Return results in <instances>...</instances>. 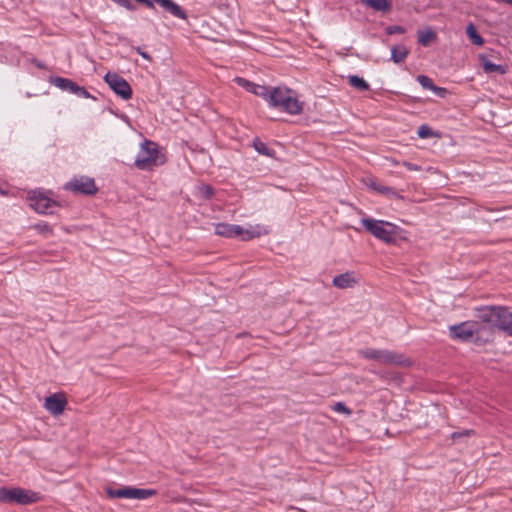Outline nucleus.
<instances>
[{
  "mask_svg": "<svg viewBox=\"0 0 512 512\" xmlns=\"http://www.w3.org/2000/svg\"><path fill=\"white\" fill-rule=\"evenodd\" d=\"M450 336L463 342H471L478 345L491 340V329L480 325L478 321H465L449 328Z\"/></svg>",
  "mask_w": 512,
  "mask_h": 512,
  "instance_id": "f257e3e1",
  "label": "nucleus"
},
{
  "mask_svg": "<svg viewBox=\"0 0 512 512\" xmlns=\"http://www.w3.org/2000/svg\"><path fill=\"white\" fill-rule=\"evenodd\" d=\"M268 104L290 115H298L303 111V103L298 100L296 93L286 87H273Z\"/></svg>",
  "mask_w": 512,
  "mask_h": 512,
  "instance_id": "f03ea898",
  "label": "nucleus"
},
{
  "mask_svg": "<svg viewBox=\"0 0 512 512\" xmlns=\"http://www.w3.org/2000/svg\"><path fill=\"white\" fill-rule=\"evenodd\" d=\"M361 223L375 238L385 243H392L395 241L397 227L394 224L372 218H362Z\"/></svg>",
  "mask_w": 512,
  "mask_h": 512,
  "instance_id": "7ed1b4c3",
  "label": "nucleus"
},
{
  "mask_svg": "<svg viewBox=\"0 0 512 512\" xmlns=\"http://www.w3.org/2000/svg\"><path fill=\"white\" fill-rule=\"evenodd\" d=\"M134 164L140 170H151L153 167L163 164V161H159L158 145L150 140L141 143Z\"/></svg>",
  "mask_w": 512,
  "mask_h": 512,
  "instance_id": "20e7f679",
  "label": "nucleus"
},
{
  "mask_svg": "<svg viewBox=\"0 0 512 512\" xmlns=\"http://www.w3.org/2000/svg\"><path fill=\"white\" fill-rule=\"evenodd\" d=\"M64 189L84 195H94L98 191L94 179L88 176L74 177L64 185Z\"/></svg>",
  "mask_w": 512,
  "mask_h": 512,
  "instance_id": "39448f33",
  "label": "nucleus"
},
{
  "mask_svg": "<svg viewBox=\"0 0 512 512\" xmlns=\"http://www.w3.org/2000/svg\"><path fill=\"white\" fill-rule=\"evenodd\" d=\"M109 87L122 99L128 100L132 96V89L129 83L120 75L108 72L104 77Z\"/></svg>",
  "mask_w": 512,
  "mask_h": 512,
  "instance_id": "423d86ee",
  "label": "nucleus"
},
{
  "mask_svg": "<svg viewBox=\"0 0 512 512\" xmlns=\"http://www.w3.org/2000/svg\"><path fill=\"white\" fill-rule=\"evenodd\" d=\"M28 199L30 206L38 213H52V208L57 206L56 201L48 197L44 192L32 191L29 193Z\"/></svg>",
  "mask_w": 512,
  "mask_h": 512,
  "instance_id": "0eeeda50",
  "label": "nucleus"
},
{
  "mask_svg": "<svg viewBox=\"0 0 512 512\" xmlns=\"http://www.w3.org/2000/svg\"><path fill=\"white\" fill-rule=\"evenodd\" d=\"M67 405V399L63 393H54L46 397L44 408L54 416L63 414Z\"/></svg>",
  "mask_w": 512,
  "mask_h": 512,
  "instance_id": "6e6552de",
  "label": "nucleus"
},
{
  "mask_svg": "<svg viewBox=\"0 0 512 512\" xmlns=\"http://www.w3.org/2000/svg\"><path fill=\"white\" fill-rule=\"evenodd\" d=\"M39 500L40 495L37 492L20 487L12 488L11 503H16L19 505H28L36 503Z\"/></svg>",
  "mask_w": 512,
  "mask_h": 512,
  "instance_id": "1a4fd4ad",
  "label": "nucleus"
},
{
  "mask_svg": "<svg viewBox=\"0 0 512 512\" xmlns=\"http://www.w3.org/2000/svg\"><path fill=\"white\" fill-rule=\"evenodd\" d=\"M499 306H485L476 309V317L479 324L491 329V338L493 337V325L496 321Z\"/></svg>",
  "mask_w": 512,
  "mask_h": 512,
  "instance_id": "9d476101",
  "label": "nucleus"
},
{
  "mask_svg": "<svg viewBox=\"0 0 512 512\" xmlns=\"http://www.w3.org/2000/svg\"><path fill=\"white\" fill-rule=\"evenodd\" d=\"M494 327L512 336V312L508 308L499 306Z\"/></svg>",
  "mask_w": 512,
  "mask_h": 512,
  "instance_id": "9b49d317",
  "label": "nucleus"
},
{
  "mask_svg": "<svg viewBox=\"0 0 512 512\" xmlns=\"http://www.w3.org/2000/svg\"><path fill=\"white\" fill-rule=\"evenodd\" d=\"M359 283V278L354 271H346L345 273L335 276L332 280L333 286L338 289L353 288Z\"/></svg>",
  "mask_w": 512,
  "mask_h": 512,
  "instance_id": "f8f14e48",
  "label": "nucleus"
},
{
  "mask_svg": "<svg viewBox=\"0 0 512 512\" xmlns=\"http://www.w3.org/2000/svg\"><path fill=\"white\" fill-rule=\"evenodd\" d=\"M269 233L268 229L260 224L249 225L247 228H243L241 226V233L238 235L242 241H249L255 238H259L262 235H267Z\"/></svg>",
  "mask_w": 512,
  "mask_h": 512,
  "instance_id": "ddd939ff",
  "label": "nucleus"
},
{
  "mask_svg": "<svg viewBox=\"0 0 512 512\" xmlns=\"http://www.w3.org/2000/svg\"><path fill=\"white\" fill-rule=\"evenodd\" d=\"M215 233L226 238H238L241 233V226L229 223H218L215 225Z\"/></svg>",
  "mask_w": 512,
  "mask_h": 512,
  "instance_id": "4468645a",
  "label": "nucleus"
},
{
  "mask_svg": "<svg viewBox=\"0 0 512 512\" xmlns=\"http://www.w3.org/2000/svg\"><path fill=\"white\" fill-rule=\"evenodd\" d=\"M152 2L160 5L166 12L170 13L176 18L186 19V13L184 10L172 0H151Z\"/></svg>",
  "mask_w": 512,
  "mask_h": 512,
  "instance_id": "2eb2a0df",
  "label": "nucleus"
},
{
  "mask_svg": "<svg viewBox=\"0 0 512 512\" xmlns=\"http://www.w3.org/2000/svg\"><path fill=\"white\" fill-rule=\"evenodd\" d=\"M367 185L374 191L386 195L389 198H397L399 197L398 193L392 188L388 186H384L380 184L376 179H369Z\"/></svg>",
  "mask_w": 512,
  "mask_h": 512,
  "instance_id": "dca6fc26",
  "label": "nucleus"
},
{
  "mask_svg": "<svg viewBox=\"0 0 512 512\" xmlns=\"http://www.w3.org/2000/svg\"><path fill=\"white\" fill-rule=\"evenodd\" d=\"M50 82H51V84L58 87L59 89H61L63 91H69L72 94L76 91L77 86H78L72 80H70L68 78L59 77V76L51 77Z\"/></svg>",
  "mask_w": 512,
  "mask_h": 512,
  "instance_id": "f3484780",
  "label": "nucleus"
},
{
  "mask_svg": "<svg viewBox=\"0 0 512 512\" xmlns=\"http://www.w3.org/2000/svg\"><path fill=\"white\" fill-rule=\"evenodd\" d=\"M418 83L424 88L435 92L438 96H443L446 92L445 88L437 87L433 81L426 75L417 76Z\"/></svg>",
  "mask_w": 512,
  "mask_h": 512,
  "instance_id": "a211bd4d",
  "label": "nucleus"
},
{
  "mask_svg": "<svg viewBox=\"0 0 512 512\" xmlns=\"http://www.w3.org/2000/svg\"><path fill=\"white\" fill-rule=\"evenodd\" d=\"M481 63L484 72L487 74L497 73L503 75L506 73V67L499 64H495L484 56L481 57Z\"/></svg>",
  "mask_w": 512,
  "mask_h": 512,
  "instance_id": "6ab92c4d",
  "label": "nucleus"
},
{
  "mask_svg": "<svg viewBox=\"0 0 512 512\" xmlns=\"http://www.w3.org/2000/svg\"><path fill=\"white\" fill-rule=\"evenodd\" d=\"M409 50L404 45H395L391 48V59L394 63H402L408 56Z\"/></svg>",
  "mask_w": 512,
  "mask_h": 512,
  "instance_id": "aec40b11",
  "label": "nucleus"
},
{
  "mask_svg": "<svg viewBox=\"0 0 512 512\" xmlns=\"http://www.w3.org/2000/svg\"><path fill=\"white\" fill-rule=\"evenodd\" d=\"M366 357L371 359H376L383 362H391V363H397L401 364L403 363L402 360H400L401 354H365Z\"/></svg>",
  "mask_w": 512,
  "mask_h": 512,
  "instance_id": "412c9836",
  "label": "nucleus"
},
{
  "mask_svg": "<svg viewBox=\"0 0 512 512\" xmlns=\"http://www.w3.org/2000/svg\"><path fill=\"white\" fill-rule=\"evenodd\" d=\"M272 88L273 87H270V86L259 85V84L253 83V85L251 86L250 92L256 96L263 98L265 101L268 102L271 92H272Z\"/></svg>",
  "mask_w": 512,
  "mask_h": 512,
  "instance_id": "4be33fe9",
  "label": "nucleus"
},
{
  "mask_svg": "<svg viewBox=\"0 0 512 512\" xmlns=\"http://www.w3.org/2000/svg\"><path fill=\"white\" fill-rule=\"evenodd\" d=\"M106 493L110 498H128L131 499V487L125 486L119 489L107 488Z\"/></svg>",
  "mask_w": 512,
  "mask_h": 512,
  "instance_id": "5701e85b",
  "label": "nucleus"
},
{
  "mask_svg": "<svg viewBox=\"0 0 512 512\" xmlns=\"http://www.w3.org/2000/svg\"><path fill=\"white\" fill-rule=\"evenodd\" d=\"M154 489H142L131 487V499H147L156 495Z\"/></svg>",
  "mask_w": 512,
  "mask_h": 512,
  "instance_id": "b1692460",
  "label": "nucleus"
},
{
  "mask_svg": "<svg viewBox=\"0 0 512 512\" xmlns=\"http://www.w3.org/2000/svg\"><path fill=\"white\" fill-rule=\"evenodd\" d=\"M253 147L261 155L267 157H274L275 155V151L272 148L268 147L266 143L262 142L259 139H255L253 141Z\"/></svg>",
  "mask_w": 512,
  "mask_h": 512,
  "instance_id": "393cba45",
  "label": "nucleus"
},
{
  "mask_svg": "<svg viewBox=\"0 0 512 512\" xmlns=\"http://www.w3.org/2000/svg\"><path fill=\"white\" fill-rule=\"evenodd\" d=\"M348 82L352 87H354L360 91H366V90H369V88H370V85L368 84V82L357 75H350L348 77Z\"/></svg>",
  "mask_w": 512,
  "mask_h": 512,
  "instance_id": "a878e982",
  "label": "nucleus"
},
{
  "mask_svg": "<svg viewBox=\"0 0 512 512\" xmlns=\"http://www.w3.org/2000/svg\"><path fill=\"white\" fill-rule=\"evenodd\" d=\"M434 39H436V33L431 29L421 30L418 32V42L425 47Z\"/></svg>",
  "mask_w": 512,
  "mask_h": 512,
  "instance_id": "bb28decb",
  "label": "nucleus"
},
{
  "mask_svg": "<svg viewBox=\"0 0 512 512\" xmlns=\"http://www.w3.org/2000/svg\"><path fill=\"white\" fill-rule=\"evenodd\" d=\"M466 34L473 44L482 45L484 43L483 38L478 34L475 26L472 23L466 27Z\"/></svg>",
  "mask_w": 512,
  "mask_h": 512,
  "instance_id": "cd10ccee",
  "label": "nucleus"
},
{
  "mask_svg": "<svg viewBox=\"0 0 512 512\" xmlns=\"http://www.w3.org/2000/svg\"><path fill=\"white\" fill-rule=\"evenodd\" d=\"M365 3L376 11H388L390 3L388 0H365Z\"/></svg>",
  "mask_w": 512,
  "mask_h": 512,
  "instance_id": "c85d7f7f",
  "label": "nucleus"
},
{
  "mask_svg": "<svg viewBox=\"0 0 512 512\" xmlns=\"http://www.w3.org/2000/svg\"><path fill=\"white\" fill-rule=\"evenodd\" d=\"M12 488L0 487V502L11 503Z\"/></svg>",
  "mask_w": 512,
  "mask_h": 512,
  "instance_id": "c756f323",
  "label": "nucleus"
},
{
  "mask_svg": "<svg viewBox=\"0 0 512 512\" xmlns=\"http://www.w3.org/2000/svg\"><path fill=\"white\" fill-rule=\"evenodd\" d=\"M417 134L421 139H426L433 136V131L428 125H421L418 128Z\"/></svg>",
  "mask_w": 512,
  "mask_h": 512,
  "instance_id": "7c9ffc66",
  "label": "nucleus"
},
{
  "mask_svg": "<svg viewBox=\"0 0 512 512\" xmlns=\"http://www.w3.org/2000/svg\"><path fill=\"white\" fill-rule=\"evenodd\" d=\"M332 410L338 413H343L347 416L351 415V410L343 403L337 402L332 406Z\"/></svg>",
  "mask_w": 512,
  "mask_h": 512,
  "instance_id": "2f4dec72",
  "label": "nucleus"
},
{
  "mask_svg": "<svg viewBox=\"0 0 512 512\" xmlns=\"http://www.w3.org/2000/svg\"><path fill=\"white\" fill-rule=\"evenodd\" d=\"M199 192L205 199H210L214 195V189L210 185H201Z\"/></svg>",
  "mask_w": 512,
  "mask_h": 512,
  "instance_id": "473e14b6",
  "label": "nucleus"
},
{
  "mask_svg": "<svg viewBox=\"0 0 512 512\" xmlns=\"http://www.w3.org/2000/svg\"><path fill=\"white\" fill-rule=\"evenodd\" d=\"M404 32H405L404 28L401 26H398V25L388 26L386 28V33L388 35H392V34H396V33H404Z\"/></svg>",
  "mask_w": 512,
  "mask_h": 512,
  "instance_id": "72a5a7b5",
  "label": "nucleus"
},
{
  "mask_svg": "<svg viewBox=\"0 0 512 512\" xmlns=\"http://www.w3.org/2000/svg\"><path fill=\"white\" fill-rule=\"evenodd\" d=\"M73 94H75L79 97H82V98H91L92 97L90 95V93L84 87H81L79 85L77 86V89Z\"/></svg>",
  "mask_w": 512,
  "mask_h": 512,
  "instance_id": "f704fd0d",
  "label": "nucleus"
},
{
  "mask_svg": "<svg viewBox=\"0 0 512 512\" xmlns=\"http://www.w3.org/2000/svg\"><path fill=\"white\" fill-rule=\"evenodd\" d=\"M235 81L242 87L246 88L249 92L251 90V86L253 85L252 82H250L249 80L247 79H244V78H241V77H237L235 79Z\"/></svg>",
  "mask_w": 512,
  "mask_h": 512,
  "instance_id": "c9c22d12",
  "label": "nucleus"
},
{
  "mask_svg": "<svg viewBox=\"0 0 512 512\" xmlns=\"http://www.w3.org/2000/svg\"><path fill=\"white\" fill-rule=\"evenodd\" d=\"M471 434H473V430H463L461 432H454V433H452L451 437L453 439H457V438H460V437L469 436Z\"/></svg>",
  "mask_w": 512,
  "mask_h": 512,
  "instance_id": "e433bc0d",
  "label": "nucleus"
},
{
  "mask_svg": "<svg viewBox=\"0 0 512 512\" xmlns=\"http://www.w3.org/2000/svg\"><path fill=\"white\" fill-rule=\"evenodd\" d=\"M403 165L410 171H419L421 170L420 166H418L417 164H414V163H410V162H404Z\"/></svg>",
  "mask_w": 512,
  "mask_h": 512,
  "instance_id": "4c0bfd02",
  "label": "nucleus"
},
{
  "mask_svg": "<svg viewBox=\"0 0 512 512\" xmlns=\"http://www.w3.org/2000/svg\"><path fill=\"white\" fill-rule=\"evenodd\" d=\"M136 1L145 5L148 8H153V2L151 0H136Z\"/></svg>",
  "mask_w": 512,
  "mask_h": 512,
  "instance_id": "58836bf2",
  "label": "nucleus"
},
{
  "mask_svg": "<svg viewBox=\"0 0 512 512\" xmlns=\"http://www.w3.org/2000/svg\"><path fill=\"white\" fill-rule=\"evenodd\" d=\"M137 52L145 59L150 60V56L146 53L140 50V48L137 49Z\"/></svg>",
  "mask_w": 512,
  "mask_h": 512,
  "instance_id": "ea45409f",
  "label": "nucleus"
}]
</instances>
